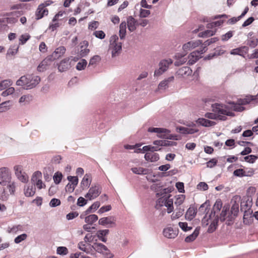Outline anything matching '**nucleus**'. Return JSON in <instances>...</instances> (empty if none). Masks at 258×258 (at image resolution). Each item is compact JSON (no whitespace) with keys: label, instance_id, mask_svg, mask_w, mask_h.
Wrapping results in <instances>:
<instances>
[{"label":"nucleus","instance_id":"63","mask_svg":"<svg viewBox=\"0 0 258 258\" xmlns=\"http://www.w3.org/2000/svg\"><path fill=\"white\" fill-rule=\"evenodd\" d=\"M197 188L201 190H206L208 189V185L206 182H201L197 185Z\"/></svg>","mask_w":258,"mask_h":258},{"label":"nucleus","instance_id":"31","mask_svg":"<svg viewBox=\"0 0 258 258\" xmlns=\"http://www.w3.org/2000/svg\"><path fill=\"white\" fill-rule=\"evenodd\" d=\"M35 187L33 185H28L24 187V194L26 197H32L35 193Z\"/></svg>","mask_w":258,"mask_h":258},{"label":"nucleus","instance_id":"30","mask_svg":"<svg viewBox=\"0 0 258 258\" xmlns=\"http://www.w3.org/2000/svg\"><path fill=\"white\" fill-rule=\"evenodd\" d=\"M196 213L197 211L194 207H189L185 213V219L189 221L192 220L195 218Z\"/></svg>","mask_w":258,"mask_h":258},{"label":"nucleus","instance_id":"5","mask_svg":"<svg viewBox=\"0 0 258 258\" xmlns=\"http://www.w3.org/2000/svg\"><path fill=\"white\" fill-rule=\"evenodd\" d=\"M218 222V216H214L213 215L212 213L208 217L207 216L204 217L202 219V222L203 226H207L209 224L210 225L208 229V232L209 233H212L214 232L217 226Z\"/></svg>","mask_w":258,"mask_h":258},{"label":"nucleus","instance_id":"53","mask_svg":"<svg viewBox=\"0 0 258 258\" xmlns=\"http://www.w3.org/2000/svg\"><path fill=\"white\" fill-rule=\"evenodd\" d=\"M100 204L99 202H96L94 203L86 211V212L87 213H90L91 212V211L93 210L94 211H96L99 207Z\"/></svg>","mask_w":258,"mask_h":258},{"label":"nucleus","instance_id":"14","mask_svg":"<svg viewBox=\"0 0 258 258\" xmlns=\"http://www.w3.org/2000/svg\"><path fill=\"white\" fill-rule=\"evenodd\" d=\"M101 193L100 187L98 185L92 186L89 190L88 192L85 195V197L89 200L97 198Z\"/></svg>","mask_w":258,"mask_h":258},{"label":"nucleus","instance_id":"11","mask_svg":"<svg viewBox=\"0 0 258 258\" xmlns=\"http://www.w3.org/2000/svg\"><path fill=\"white\" fill-rule=\"evenodd\" d=\"M206 52L205 48H203L200 51H193L188 56V64L192 65L196 62L201 57V54Z\"/></svg>","mask_w":258,"mask_h":258},{"label":"nucleus","instance_id":"26","mask_svg":"<svg viewBox=\"0 0 258 258\" xmlns=\"http://www.w3.org/2000/svg\"><path fill=\"white\" fill-rule=\"evenodd\" d=\"M2 186H7L11 195H14L16 187V182L12 179L9 180L6 183H4Z\"/></svg>","mask_w":258,"mask_h":258},{"label":"nucleus","instance_id":"36","mask_svg":"<svg viewBox=\"0 0 258 258\" xmlns=\"http://www.w3.org/2000/svg\"><path fill=\"white\" fill-rule=\"evenodd\" d=\"M126 23L125 22L121 23L119 26V37L121 39H123L126 35Z\"/></svg>","mask_w":258,"mask_h":258},{"label":"nucleus","instance_id":"40","mask_svg":"<svg viewBox=\"0 0 258 258\" xmlns=\"http://www.w3.org/2000/svg\"><path fill=\"white\" fill-rule=\"evenodd\" d=\"M246 102V101L245 100H241L238 101V104H234L233 102L230 103V104L233 105L232 108L234 110L241 111L244 109V108L240 104H245Z\"/></svg>","mask_w":258,"mask_h":258},{"label":"nucleus","instance_id":"6","mask_svg":"<svg viewBox=\"0 0 258 258\" xmlns=\"http://www.w3.org/2000/svg\"><path fill=\"white\" fill-rule=\"evenodd\" d=\"M173 63L171 59H165L161 60L159 63V69H156L154 74V77H159L166 72L170 65Z\"/></svg>","mask_w":258,"mask_h":258},{"label":"nucleus","instance_id":"34","mask_svg":"<svg viewBox=\"0 0 258 258\" xmlns=\"http://www.w3.org/2000/svg\"><path fill=\"white\" fill-rule=\"evenodd\" d=\"M32 96L31 95H24L19 99V102L22 105H26L32 101Z\"/></svg>","mask_w":258,"mask_h":258},{"label":"nucleus","instance_id":"49","mask_svg":"<svg viewBox=\"0 0 258 258\" xmlns=\"http://www.w3.org/2000/svg\"><path fill=\"white\" fill-rule=\"evenodd\" d=\"M47 61L48 59H45L40 63V64L37 67V70L39 72H43L44 70L46 69V67L47 66Z\"/></svg>","mask_w":258,"mask_h":258},{"label":"nucleus","instance_id":"46","mask_svg":"<svg viewBox=\"0 0 258 258\" xmlns=\"http://www.w3.org/2000/svg\"><path fill=\"white\" fill-rule=\"evenodd\" d=\"M131 170L135 174H145L147 173V170L142 167H134L131 169Z\"/></svg>","mask_w":258,"mask_h":258},{"label":"nucleus","instance_id":"60","mask_svg":"<svg viewBox=\"0 0 258 258\" xmlns=\"http://www.w3.org/2000/svg\"><path fill=\"white\" fill-rule=\"evenodd\" d=\"M167 196H163L161 198H159L157 202L156 206L162 207L165 205L166 198Z\"/></svg>","mask_w":258,"mask_h":258},{"label":"nucleus","instance_id":"16","mask_svg":"<svg viewBox=\"0 0 258 258\" xmlns=\"http://www.w3.org/2000/svg\"><path fill=\"white\" fill-rule=\"evenodd\" d=\"M192 70L188 67H183L179 68L175 73V75L179 78H185L191 75Z\"/></svg>","mask_w":258,"mask_h":258},{"label":"nucleus","instance_id":"12","mask_svg":"<svg viewBox=\"0 0 258 258\" xmlns=\"http://www.w3.org/2000/svg\"><path fill=\"white\" fill-rule=\"evenodd\" d=\"M98 223L101 225H107L108 227L111 228L116 226V219L113 216H109L100 218Z\"/></svg>","mask_w":258,"mask_h":258},{"label":"nucleus","instance_id":"21","mask_svg":"<svg viewBox=\"0 0 258 258\" xmlns=\"http://www.w3.org/2000/svg\"><path fill=\"white\" fill-rule=\"evenodd\" d=\"M71 67V62L70 61V58H67L62 60L58 66V71L60 72L66 71Z\"/></svg>","mask_w":258,"mask_h":258},{"label":"nucleus","instance_id":"8","mask_svg":"<svg viewBox=\"0 0 258 258\" xmlns=\"http://www.w3.org/2000/svg\"><path fill=\"white\" fill-rule=\"evenodd\" d=\"M93 250L97 252L103 254L107 258L112 257V254L110 253L109 250L108 249L105 245L101 243H93L92 244V254L93 253Z\"/></svg>","mask_w":258,"mask_h":258},{"label":"nucleus","instance_id":"51","mask_svg":"<svg viewBox=\"0 0 258 258\" xmlns=\"http://www.w3.org/2000/svg\"><path fill=\"white\" fill-rule=\"evenodd\" d=\"M18 231H22V226L20 225L14 226L12 228H9L8 229L9 233H15Z\"/></svg>","mask_w":258,"mask_h":258},{"label":"nucleus","instance_id":"17","mask_svg":"<svg viewBox=\"0 0 258 258\" xmlns=\"http://www.w3.org/2000/svg\"><path fill=\"white\" fill-rule=\"evenodd\" d=\"M176 131L182 134H194L199 132V129L195 127H184V126H178L176 127Z\"/></svg>","mask_w":258,"mask_h":258},{"label":"nucleus","instance_id":"58","mask_svg":"<svg viewBox=\"0 0 258 258\" xmlns=\"http://www.w3.org/2000/svg\"><path fill=\"white\" fill-rule=\"evenodd\" d=\"M27 237V235L26 234L24 233V234H21L15 238L14 241L16 243H19L21 241L25 240L26 239Z\"/></svg>","mask_w":258,"mask_h":258},{"label":"nucleus","instance_id":"62","mask_svg":"<svg viewBox=\"0 0 258 258\" xmlns=\"http://www.w3.org/2000/svg\"><path fill=\"white\" fill-rule=\"evenodd\" d=\"M76 183L74 182V183H69L66 186V190L67 192L71 193L74 191L75 187V184Z\"/></svg>","mask_w":258,"mask_h":258},{"label":"nucleus","instance_id":"33","mask_svg":"<svg viewBox=\"0 0 258 258\" xmlns=\"http://www.w3.org/2000/svg\"><path fill=\"white\" fill-rule=\"evenodd\" d=\"M200 227H197L195 230H194V232L189 235V236H187L185 238V241L186 242H190L192 241H194L199 235V232H200Z\"/></svg>","mask_w":258,"mask_h":258},{"label":"nucleus","instance_id":"56","mask_svg":"<svg viewBox=\"0 0 258 258\" xmlns=\"http://www.w3.org/2000/svg\"><path fill=\"white\" fill-rule=\"evenodd\" d=\"M101 58L99 55H95L93 56L90 60L89 66H93L99 62Z\"/></svg>","mask_w":258,"mask_h":258},{"label":"nucleus","instance_id":"35","mask_svg":"<svg viewBox=\"0 0 258 258\" xmlns=\"http://www.w3.org/2000/svg\"><path fill=\"white\" fill-rule=\"evenodd\" d=\"M143 153L146 152H155L156 151H159L161 150V148L157 146H153L151 145L145 146L142 148Z\"/></svg>","mask_w":258,"mask_h":258},{"label":"nucleus","instance_id":"61","mask_svg":"<svg viewBox=\"0 0 258 258\" xmlns=\"http://www.w3.org/2000/svg\"><path fill=\"white\" fill-rule=\"evenodd\" d=\"M15 91V89L13 87H9L6 90L4 91L2 93V96L4 97L12 94Z\"/></svg>","mask_w":258,"mask_h":258},{"label":"nucleus","instance_id":"27","mask_svg":"<svg viewBox=\"0 0 258 258\" xmlns=\"http://www.w3.org/2000/svg\"><path fill=\"white\" fill-rule=\"evenodd\" d=\"M127 24L130 31L133 32L136 29L137 21L132 16L127 18Z\"/></svg>","mask_w":258,"mask_h":258},{"label":"nucleus","instance_id":"57","mask_svg":"<svg viewBox=\"0 0 258 258\" xmlns=\"http://www.w3.org/2000/svg\"><path fill=\"white\" fill-rule=\"evenodd\" d=\"M168 87L166 83L164 82L163 80L161 81L158 86V88L156 90V92L159 91L161 90H165Z\"/></svg>","mask_w":258,"mask_h":258},{"label":"nucleus","instance_id":"23","mask_svg":"<svg viewBox=\"0 0 258 258\" xmlns=\"http://www.w3.org/2000/svg\"><path fill=\"white\" fill-rule=\"evenodd\" d=\"M0 20L1 23H4L9 24H14L18 21L17 18L14 17L13 15H12L11 13H7L6 15V16Z\"/></svg>","mask_w":258,"mask_h":258},{"label":"nucleus","instance_id":"1","mask_svg":"<svg viewBox=\"0 0 258 258\" xmlns=\"http://www.w3.org/2000/svg\"><path fill=\"white\" fill-rule=\"evenodd\" d=\"M40 82V78L33 74L21 77L16 82L18 86H23L26 89L35 87Z\"/></svg>","mask_w":258,"mask_h":258},{"label":"nucleus","instance_id":"9","mask_svg":"<svg viewBox=\"0 0 258 258\" xmlns=\"http://www.w3.org/2000/svg\"><path fill=\"white\" fill-rule=\"evenodd\" d=\"M11 179L12 176L10 169L5 167L0 168V184L2 185Z\"/></svg>","mask_w":258,"mask_h":258},{"label":"nucleus","instance_id":"54","mask_svg":"<svg viewBox=\"0 0 258 258\" xmlns=\"http://www.w3.org/2000/svg\"><path fill=\"white\" fill-rule=\"evenodd\" d=\"M87 63V61L85 59H82L77 63L76 69L79 71L84 70L86 67Z\"/></svg>","mask_w":258,"mask_h":258},{"label":"nucleus","instance_id":"25","mask_svg":"<svg viewBox=\"0 0 258 258\" xmlns=\"http://www.w3.org/2000/svg\"><path fill=\"white\" fill-rule=\"evenodd\" d=\"M248 50V48L247 47L243 46L232 49L230 53L233 55H239L241 56H243L244 54H246L247 53Z\"/></svg>","mask_w":258,"mask_h":258},{"label":"nucleus","instance_id":"20","mask_svg":"<svg viewBox=\"0 0 258 258\" xmlns=\"http://www.w3.org/2000/svg\"><path fill=\"white\" fill-rule=\"evenodd\" d=\"M78 248L87 254H92V244L81 241L78 244Z\"/></svg>","mask_w":258,"mask_h":258},{"label":"nucleus","instance_id":"15","mask_svg":"<svg viewBox=\"0 0 258 258\" xmlns=\"http://www.w3.org/2000/svg\"><path fill=\"white\" fill-rule=\"evenodd\" d=\"M178 234V230L171 227H168L163 229V234L167 238H175Z\"/></svg>","mask_w":258,"mask_h":258},{"label":"nucleus","instance_id":"2","mask_svg":"<svg viewBox=\"0 0 258 258\" xmlns=\"http://www.w3.org/2000/svg\"><path fill=\"white\" fill-rule=\"evenodd\" d=\"M122 50V43L118 41L117 35H113L110 37L108 52L111 53L112 58L118 56Z\"/></svg>","mask_w":258,"mask_h":258},{"label":"nucleus","instance_id":"41","mask_svg":"<svg viewBox=\"0 0 258 258\" xmlns=\"http://www.w3.org/2000/svg\"><path fill=\"white\" fill-rule=\"evenodd\" d=\"M98 218V216L96 215H90L85 218V222L88 224L92 225L94 222L97 221Z\"/></svg>","mask_w":258,"mask_h":258},{"label":"nucleus","instance_id":"50","mask_svg":"<svg viewBox=\"0 0 258 258\" xmlns=\"http://www.w3.org/2000/svg\"><path fill=\"white\" fill-rule=\"evenodd\" d=\"M11 85V81L9 80H6L2 81L0 83V91L4 90L6 89L7 87H9Z\"/></svg>","mask_w":258,"mask_h":258},{"label":"nucleus","instance_id":"43","mask_svg":"<svg viewBox=\"0 0 258 258\" xmlns=\"http://www.w3.org/2000/svg\"><path fill=\"white\" fill-rule=\"evenodd\" d=\"M11 106L10 101H5L0 104V112H4L8 110Z\"/></svg>","mask_w":258,"mask_h":258},{"label":"nucleus","instance_id":"18","mask_svg":"<svg viewBox=\"0 0 258 258\" xmlns=\"http://www.w3.org/2000/svg\"><path fill=\"white\" fill-rule=\"evenodd\" d=\"M202 41L200 40H193L184 44L182 46L183 50L187 52L201 45Z\"/></svg>","mask_w":258,"mask_h":258},{"label":"nucleus","instance_id":"55","mask_svg":"<svg viewBox=\"0 0 258 258\" xmlns=\"http://www.w3.org/2000/svg\"><path fill=\"white\" fill-rule=\"evenodd\" d=\"M68 252V249L66 247L59 246L57 248V253L58 254L66 255Z\"/></svg>","mask_w":258,"mask_h":258},{"label":"nucleus","instance_id":"10","mask_svg":"<svg viewBox=\"0 0 258 258\" xmlns=\"http://www.w3.org/2000/svg\"><path fill=\"white\" fill-rule=\"evenodd\" d=\"M42 174L40 171H36L33 174L31 181L34 185H36L37 187L40 189L42 188L45 187V185L43 183L41 180Z\"/></svg>","mask_w":258,"mask_h":258},{"label":"nucleus","instance_id":"24","mask_svg":"<svg viewBox=\"0 0 258 258\" xmlns=\"http://www.w3.org/2000/svg\"><path fill=\"white\" fill-rule=\"evenodd\" d=\"M145 159L147 161L154 162L159 159V155L155 152H147L144 156Z\"/></svg>","mask_w":258,"mask_h":258},{"label":"nucleus","instance_id":"48","mask_svg":"<svg viewBox=\"0 0 258 258\" xmlns=\"http://www.w3.org/2000/svg\"><path fill=\"white\" fill-rule=\"evenodd\" d=\"M30 35L27 33L21 35L19 39V44L22 45L24 44L27 42V41L30 39Z\"/></svg>","mask_w":258,"mask_h":258},{"label":"nucleus","instance_id":"13","mask_svg":"<svg viewBox=\"0 0 258 258\" xmlns=\"http://www.w3.org/2000/svg\"><path fill=\"white\" fill-rule=\"evenodd\" d=\"M252 198L249 196L244 197L240 201V208L242 211L245 213L249 210L252 206Z\"/></svg>","mask_w":258,"mask_h":258},{"label":"nucleus","instance_id":"19","mask_svg":"<svg viewBox=\"0 0 258 258\" xmlns=\"http://www.w3.org/2000/svg\"><path fill=\"white\" fill-rule=\"evenodd\" d=\"M241 200V197L239 196H235L233 197L231 200L232 207L231 212L232 214L235 215L239 211V203Z\"/></svg>","mask_w":258,"mask_h":258},{"label":"nucleus","instance_id":"28","mask_svg":"<svg viewBox=\"0 0 258 258\" xmlns=\"http://www.w3.org/2000/svg\"><path fill=\"white\" fill-rule=\"evenodd\" d=\"M66 48L64 46H60L57 48L52 54L53 59H56L62 56L65 53Z\"/></svg>","mask_w":258,"mask_h":258},{"label":"nucleus","instance_id":"3","mask_svg":"<svg viewBox=\"0 0 258 258\" xmlns=\"http://www.w3.org/2000/svg\"><path fill=\"white\" fill-rule=\"evenodd\" d=\"M148 131L150 133H157V136L159 138L178 140V136L170 134V131L164 128L149 127Z\"/></svg>","mask_w":258,"mask_h":258},{"label":"nucleus","instance_id":"22","mask_svg":"<svg viewBox=\"0 0 258 258\" xmlns=\"http://www.w3.org/2000/svg\"><path fill=\"white\" fill-rule=\"evenodd\" d=\"M91 181H92V178H91V175L88 174H86L84 175V176L81 182V188L83 189H87L89 187V186L91 183Z\"/></svg>","mask_w":258,"mask_h":258},{"label":"nucleus","instance_id":"39","mask_svg":"<svg viewBox=\"0 0 258 258\" xmlns=\"http://www.w3.org/2000/svg\"><path fill=\"white\" fill-rule=\"evenodd\" d=\"M222 207V201L220 200H217L213 206V210L214 213H213V215H214V216H216V213L219 212Z\"/></svg>","mask_w":258,"mask_h":258},{"label":"nucleus","instance_id":"59","mask_svg":"<svg viewBox=\"0 0 258 258\" xmlns=\"http://www.w3.org/2000/svg\"><path fill=\"white\" fill-rule=\"evenodd\" d=\"M178 225L184 231H187L192 229L191 227L187 226V224L186 222H179Z\"/></svg>","mask_w":258,"mask_h":258},{"label":"nucleus","instance_id":"47","mask_svg":"<svg viewBox=\"0 0 258 258\" xmlns=\"http://www.w3.org/2000/svg\"><path fill=\"white\" fill-rule=\"evenodd\" d=\"M216 33V30H208L204 32H201L199 34L200 37H207L214 35Z\"/></svg>","mask_w":258,"mask_h":258},{"label":"nucleus","instance_id":"42","mask_svg":"<svg viewBox=\"0 0 258 258\" xmlns=\"http://www.w3.org/2000/svg\"><path fill=\"white\" fill-rule=\"evenodd\" d=\"M209 203L207 201L201 205L199 209V212L201 214L207 213L209 210Z\"/></svg>","mask_w":258,"mask_h":258},{"label":"nucleus","instance_id":"45","mask_svg":"<svg viewBox=\"0 0 258 258\" xmlns=\"http://www.w3.org/2000/svg\"><path fill=\"white\" fill-rule=\"evenodd\" d=\"M184 55L185 54H183L180 57L179 55H175V58H176V60L174 62V65L175 66L182 65L186 61V59L185 58H183Z\"/></svg>","mask_w":258,"mask_h":258},{"label":"nucleus","instance_id":"7","mask_svg":"<svg viewBox=\"0 0 258 258\" xmlns=\"http://www.w3.org/2000/svg\"><path fill=\"white\" fill-rule=\"evenodd\" d=\"M15 175L17 179L23 183H27L29 180V176L23 171L22 166L17 165L14 167Z\"/></svg>","mask_w":258,"mask_h":258},{"label":"nucleus","instance_id":"38","mask_svg":"<svg viewBox=\"0 0 258 258\" xmlns=\"http://www.w3.org/2000/svg\"><path fill=\"white\" fill-rule=\"evenodd\" d=\"M52 3V2L51 1H47L44 3L40 4L38 6V13H40L41 12V10H43L42 13H43V14H48V10L46 8V7L49 6Z\"/></svg>","mask_w":258,"mask_h":258},{"label":"nucleus","instance_id":"52","mask_svg":"<svg viewBox=\"0 0 258 258\" xmlns=\"http://www.w3.org/2000/svg\"><path fill=\"white\" fill-rule=\"evenodd\" d=\"M62 177L61 173L59 172H56L53 176V180L55 184H57L60 183Z\"/></svg>","mask_w":258,"mask_h":258},{"label":"nucleus","instance_id":"44","mask_svg":"<svg viewBox=\"0 0 258 258\" xmlns=\"http://www.w3.org/2000/svg\"><path fill=\"white\" fill-rule=\"evenodd\" d=\"M205 116L206 118L211 119H218L221 120H225V118L224 117H221L220 116H217L216 115V113H211V112H207L205 114Z\"/></svg>","mask_w":258,"mask_h":258},{"label":"nucleus","instance_id":"4","mask_svg":"<svg viewBox=\"0 0 258 258\" xmlns=\"http://www.w3.org/2000/svg\"><path fill=\"white\" fill-rule=\"evenodd\" d=\"M212 108L213 112L216 113L217 116L224 117L225 120L227 119L226 116H233L234 115V113L231 111L225 105L215 103L212 105Z\"/></svg>","mask_w":258,"mask_h":258},{"label":"nucleus","instance_id":"37","mask_svg":"<svg viewBox=\"0 0 258 258\" xmlns=\"http://www.w3.org/2000/svg\"><path fill=\"white\" fill-rule=\"evenodd\" d=\"M164 206L167 208L168 213H170L173 211V200L172 199H170V195L167 197L166 202Z\"/></svg>","mask_w":258,"mask_h":258},{"label":"nucleus","instance_id":"32","mask_svg":"<svg viewBox=\"0 0 258 258\" xmlns=\"http://www.w3.org/2000/svg\"><path fill=\"white\" fill-rule=\"evenodd\" d=\"M109 230H98L96 233L98 238L102 242H106L107 238L105 237L109 233Z\"/></svg>","mask_w":258,"mask_h":258},{"label":"nucleus","instance_id":"64","mask_svg":"<svg viewBox=\"0 0 258 258\" xmlns=\"http://www.w3.org/2000/svg\"><path fill=\"white\" fill-rule=\"evenodd\" d=\"M60 201L57 199H52L49 205L51 207H55L60 205Z\"/></svg>","mask_w":258,"mask_h":258},{"label":"nucleus","instance_id":"29","mask_svg":"<svg viewBox=\"0 0 258 258\" xmlns=\"http://www.w3.org/2000/svg\"><path fill=\"white\" fill-rule=\"evenodd\" d=\"M197 122L200 125L206 127L212 126L216 124V122L215 121H211L204 118H199L197 120Z\"/></svg>","mask_w":258,"mask_h":258}]
</instances>
